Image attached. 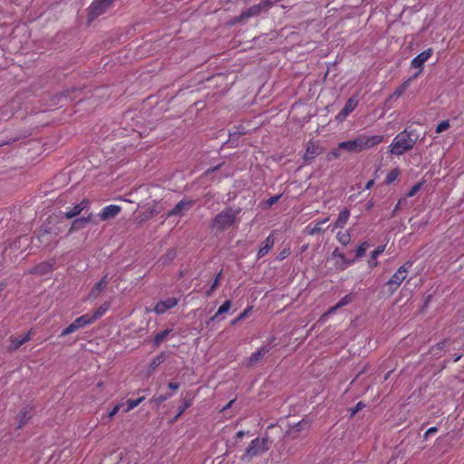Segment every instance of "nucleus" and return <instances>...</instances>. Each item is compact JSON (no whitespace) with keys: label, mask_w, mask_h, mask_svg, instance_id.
I'll use <instances>...</instances> for the list:
<instances>
[{"label":"nucleus","mask_w":464,"mask_h":464,"mask_svg":"<svg viewBox=\"0 0 464 464\" xmlns=\"http://www.w3.org/2000/svg\"><path fill=\"white\" fill-rule=\"evenodd\" d=\"M171 330H164L155 335L154 343L156 345H160L161 342L169 334Z\"/></svg>","instance_id":"72a5a7b5"},{"label":"nucleus","mask_w":464,"mask_h":464,"mask_svg":"<svg viewBox=\"0 0 464 464\" xmlns=\"http://www.w3.org/2000/svg\"><path fill=\"white\" fill-rule=\"evenodd\" d=\"M339 148L350 153L361 152L359 148L358 137L354 138L353 140L340 142Z\"/></svg>","instance_id":"dca6fc26"},{"label":"nucleus","mask_w":464,"mask_h":464,"mask_svg":"<svg viewBox=\"0 0 464 464\" xmlns=\"http://www.w3.org/2000/svg\"><path fill=\"white\" fill-rule=\"evenodd\" d=\"M30 339V334H25L20 337H14V336H12L10 338V342H11V344H10V347L9 349L12 350V351H15L17 350L20 346H22L25 342L29 341Z\"/></svg>","instance_id":"5701e85b"},{"label":"nucleus","mask_w":464,"mask_h":464,"mask_svg":"<svg viewBox=\"0 0 464 464\" xmlns=\"http://www.w3.org/2000/svg\"><path fill=\"white\" fill-rule=\"evenodd\" d=\"M367 248H368V243L367 242L362 243L356 249V256L362 257L365 254Z\"/></svg>","instance_id":"4c0bfd02"},{"label":"nucleus","mask_w":464,"mask_h":464,"mask_svg":"<svg viewBox=\"0 0 464 464\" xmlns=\"http://www.w3.org/2000/svg\"><path fill=\"white\" fill-rule=\"evenodd\" d=\"M113 0H95L90 6V16L92 18L103 14Z\"/></svg>","instance_id":"0eeeda50"},{"label":"nucleus","mask_w":464,"mask_h":464,"mask_svg":"<svg viewBox=\"0 0 464 464\" xmlns=\"http://www.w3.org/2000/svg\"><path fill=\"white\" fill-rule=\"evenodd\" d=\"M269 352V347L262 346L256 352L253 353L251 356H249L246 360V365L248 367H252L256 364L267 353Z\"/></svg>","instance_id":"f8f14e48"},{"label":"nucleus","mask_w":464,"mask_h":464,"mask_svg":"<svg viewBox=\"0 0 464 464\" xmlns=\"http://www.w3.org/2000/svg\"><path fill=\"white\" fill-rule=\"evenodd\" d=\"M231 308V301H226L218 310V312L210 318V321H214L216 319H218V317L224 314V313H227L229 311V309Z\"/></svg>","instance_id":"c85d7f7f"},{"label":"nucleus","mask_w":464,"mask_h":464,"mask_svg":"<svg viewBox=\"0 0 464 464\" xmlns=\"http://www.w3.org/2000/svg\"><path fill=\"white\" fill-rule=\"evenodd\" d=\"M322 151H323V150L320 146H318L313 142H309L306 147V150L304 155V159L306 161H310V160H314L316 156L320 155L322 153Z\"/></svg>","instance_id":"f3484780"},{"label":"nucleus","mask_w":464,"mask_h":464,"mask_svg":"<svg viewBox=\"0 0 464 464\" xmlns=\"http://www.w3.org/2000/svg\"><path fill=\"white\" fill-rule=\"evenodd\" d=\"M92 323H93V318H91V314H83L76 318L69 326L63 329L61 334V336L71 334Z\"/></svg>","instance_id":"39448f33"},{"label":"nucleus","mask_w":464,"mask_h":464,"mask_svg":"<svg viewBox=\"0 0 464 464\" xmlns=\"http://www.w3.org/2000/svg\"><path fill=\"white\" fill-rule=\"evenodd\" d=\"M261 9L262 7L260 5H253L243 11L242 14L237 17V21H245L251 17L256 16L260 14Z\"/></svg>","instance_id":"a211bd4d"},{"label":"nucleus","mask_w":464,"mask_h":464,"mask_svg":"<svg viewBox=\"0 0 464 464\" xmlns=\"http://www.w3.org/2000/svg\"><path fill=\"white\" fill-rule=\"evenodd\" d=\"M89 206L88 200H82L79 204L75 205L72 209L65 213V217L67 218H72L78 215H80L85 208Z\"/></svg>","instance_id":"6ab92c4d"},{"label":"nucleus","mask_w":464,"mask_h":464,"mask_svg":"<svg viewBox=\"0 0 464 464\" xmlns=\"http://www.w3.org/2000/svg\"><path fill=\"white\" fill-rule=\"evenodd\" d=\"M144 401V397H140L136 400H128L127 401V408L125 410V412H129L135 407H137L140 403H141Z\"/></svg>","instance_id":"473e14b6"},{"label":"nucleus","mask_w":464,"mask_h":464,"mask_svg":"<svg viewBox=\"0 0 464 464\" xmlns=\"http://www.w3.org/2000/svg\"><path fill=\"white\" fill-rule=\"evenodd\" d=\"M432 53V49L430 48L421 52L419 55L412 59L411 65L413 68L420 69V72L415 75V77H417L421 72L423 63L430 58Z\"/></svg>","instance_id":"9d476101"},{"label":"nucleus","mask_w":464,"mask_h":464,"mask_svg":"<svg viewBox=\"0 0 464 464\" xmlns=\"http://www.w3.org/2000/svg\"><path fill=\"white\" fill-rule=\"evenodd\" d=\"M245 435V431L243 430H239L237 433V439H241L243 438V436Z\"/></svg>","instance_id":"5fc2aeb1"},{"label":"nucleus","mask_w":464,"mask_h":464,"mask_svg":"<svg viewBox=\"0 0 464 464\" xmlns=\"http://www.w3.org/2000/svg\"><path fill=\"white\" fill-rule=\"evenodd\" d=\"M309 422L306 421V420H301L297 425H296V429L298 430H304V429H308L309 428Z\"/></svg>","instance_id":"37998d69"},{"label":"nucleus","mask_w":464,"mask_h":464,"mask_svg":"<svg viewBox=\"0 0 464 464\" xmlns=\"http://www.w3.org/2000/svg\"><path fill=\"white\" fill-rule=\"evenodd\" d=\"M110 308V303H104L102 304L93 314L91 315V318H93V322L99 317L102 316Z\"/></svg>","instance_id":"c756f323"},{"label":"nucleus","mask_w":464,"mask_h":464,"mask_svg":"<svg viewBox=\"0 0 464 464\" xmlns=\"http://www.w3.org/2000/svg\"><path fill=\"white\" fill-rule=\"evenodd\" d=\"M401 174V170L398 168L392 169L386 176L385 181L387 184H391L395 181Z\"/></svg>","instance_id":"7c9ffc66"},{"label":"nucleus","mask_w":464,"mask_h":464,"mask_svg":"<svg viewBox=\"0 0 464 464\" xmlns=\"http://www.w3.org/2000/svg\"><path fill=\"white\" fill-rule=\"evenodd\" d=\"M450 128V122L449 121H440L437 127H436V132L441 133L445 130H447Z\"/></svg>","instance_id":"f704fd0d"},{"label":"nucleus","mask_w":464,"mask_h":464,"mask_svg":"<svg viewBox=\"0 0 464 464\" xmlns=\"http://www.w3.org/2000/svg\"><path fill=\"white\" fill-rule=\"evenodd\" d=\"M289 255V250L288 249H285L283 250L279 256H278V259L282 260L284 258H285L287 256Z\"/></svg>","instance_id":"09e8293b"},{"label":"nucleus","mask_w":464,"mask_h":464,"mask_svg":"<svg viewBox=\"0 0 464 464\" xmlns=\"http://www.w3.org/2000/svg\"><path fill=\"white\" fill-rule=\"evenodd\" d=\"M385 246H380L376 249H374L371 254V259L369 260V266L371 267H375L378 266L377 257L384 252Z\"/></svg>","instance_id":"a878e982"},{"label":"nucleus","mask_w":464,"mask_h":464,"mask_svg":"<svg viewBox=\"0 0 464 464\" xmlns=\"http://www.w3.org/2000/svg\"><path fill=\"white\" fill-rule=\"evenodd\" d=\"M278 198H279L278 196L270 198L267 201L268 206H272L273 204H275L278 200Z\"/></svg>","instance_id":"3c124183"},{"label":"nucleus","mask_w":464,"mask_h":464,"mask_svg":"<svg viewBox=\"0 0 464 464\" xmlns=\"http://www.w3.org/2000/svg\"><path fill=\"white\" fill-rule=\"evenodd\" d=\"M329 227L332 228V231H334V229H336L337 227H342L341 226H335V222L329 225Z\"/></svg>","instance_id":"6e6d98bb"},{"label":"nucleus","mask_w":464,"mask_h":464,"mask_svg":"<svg viewBox=\"0 0 464 464\" xmlns=\"http://www.w3.org/2000/svg\"><path fill=\"white\" fill-rule=\"evenodd\" d=\"M460 356H455L454 362H458L459 360Z\"/></svg>","instance_id":"bf43d9fd"},{"label":"nucleus","mask_w":464,"mask_h":464,"mask_svg":"<svg viewBox=\"0 0 464 464\" xmlns=\"http://www.w3.org/2000/svg\"><path fill=\"white\" fill-rule=\"evenodd\" d=\"M179 387V384L177 383V382H170L169 384V388L171 389V390H174V391L178 390Z\"/></svg>","instance_id":"603ef678"},{"label":"nucleus","mask_w":464,"mask_h":464,"mask_svg":"<svg viewBox=\"0 0 464 464\" xmlns=\"http://www.w3.org/2000/svg\"><path fill=\"white\" fill-rule=\"evenodd\" d=\"M353 298V297L351 294L343 296L334 306L331 307L326 313L323 314L322 319H324L327 315L334 314L337 309L351 303Z\"/></svg>","instance_id":"aec40b11"},{"label":"nucleus","mask_w":464,"mask_h":464,"mask_svg":"<svg viewBox=\"0 0 464 464\" xmlns=\"http://www.w3.org/2000/svg\"><path fill=\"white\" fill-rule=\"evenodd\" d=\"M233 401H229V402H228V403H227V405H226L222 410H223V411L227 410V409L231 406V404L233 403Z\"/></svg>","instance_id":"4d7b16f0"},{"label":"nucleus","mask_w":464,"mask_h":464,"mask_svg":"<svg viewBox=\"0 0 464 464\" xmlns=\"http://www.w3.org/2000/svg\"><path fill=\"white\" fill-rule=\"evenodd\" d=\"M121 407V403H119L117 404L109 413H108V418L109 419H112L116 414L117 412L120 411Z\"/></svg>","instance_id":"79ce46f5"},{"label":"nucleus","mask_w":464,"mask_h":464,"mask_svg":"<svg viewBox=\"0 0 464 464\" xmlns=\"http://www.w3.org/2000/svg\"><path fill=\"white\" fill-rule=\"evenodd\" d=\"M373 184H374V180H373V179L369 180V181L366 183V185H365V188H366V189H370V188L373 186Z\"/></svg>","instance_id":"864d4df0"},{"label":"nucleus","mask_w":464,"mask_h":464,"mask_svg":"<svg viewBox=\"0 0 464 464\" xmlns=\"http://www.w3.org/2000/svg\"><path fill=\"white\" fill-rule=\"evenodd\" d=\"M269 446L270 441L268 438H256L250 442L245 453L242 455L241 459L243 461H250L253 458L268 450Z\"/></svg>","instance_id":"f257e3e1"},{"label":"nucleus","mask_w":464,"mask_h":464,"mask_svg":"<svg viewBox=\"0 0 464 464\" xmlns=\"http://www.w3.org/2000/svg\"><path fill=\"white\" fill-rule=\"evenodd\" d=\"M52 270H53V264L46 262V263H42V264L36 266L34 269V272L44 275V274L49 273Z\"/></svg>","instance_id":"bb28decb"},{"label":"nucleus","mask_w":464,"mask_h":464,"mask_svg":"<svg viewBox=\"0 0 464 464\" xmlns=\"http://www.w3.org/2000/svg\"><path fill=\"white\" fill-rule=\"evenodd\" d=\"M108 285V278L107 275L104 276L98 283L94 285V286L91 289L88 298L89 299H95L97 298L100 294L104 290V288Z\"/></svg>","instance_id":"4468645a"},{"label":"nucleus","mask_w":464,"mask_h":464,"mask_svg":"<svg viewBox=\"0 0 464 464\" xmlns=\"http://www.w3.org/2000/svg\"><path fill=\"white\" fill-rule=\"evenodd\" d=\"M342 150H343V149H340L339 145H338L336 149L331 150L328 153V155H327L328 160H333V159L339 158L341 156V154H342Z\"/></svg>","instance_id":"c9c22d12"},{"label":"nucleus","mask_w":464,"mask_h":464,"mask_svg":"<svg viewBox=\"0 0 464 464\" xmlns=\"http://www.w3.org/2000/svg\"><path fill=\"white\" fill-rule=\"evenodd\" d=\"M410 85V80L406 81L405 82H403L402 85H401L394 92H393V95L394 96H401L404 92L405 90L408 88V86Z\"/></svg>","instance_id":"58836bf2"},{"label":"nucleus","mask_w":464,"mask_h":464,"mask_svg":"<svg viewBox=\"0 0 464 464\" xmlns=\"http://www.w3.org/2000/svg\"><path fill=\"white\" fill-rule=\"evenodd\" d=\"M92 214L89 213L87 217H82L80 218H76L70 228V231H75L79 230L80 228L83 227L87 223H89L92 220Z\"/></svg>","instance_id":"b1692460"},{"label":"nucleus","mask_w":464,"mask_h":464,"mask_svg":"<svg viewBox=\"0 0 464 464\" xmlns=\"http://www.w3.org/2000/svg\"><path fill=\"white\" fill-rule=\"evenodd\" d=\"M274 246V239L272 236H268L263 242L262 246L258 250L257 257L261 258L265 256Z\"/></svg>","instance_id":"393cba45"},{"label":"nucleus","mask_w":464,"mask_h":464,"mask_svg":"<svg viewBox=\"0 0 464 464\" xmlns=\"http://www.w3.org/2000/svg\"><path fill=\"white\" fill-rule=\"evenodd\" d=\"M247 313H248V310H245L237 318H236L233 322H232V324H237L238 321L242 320L243 318H245L246 315H247Z\"/></svg>","instance_id":"de8ad7c7"},{"label":"nucleus","mask_w":464,"mask_h":464,"mask_svg":"<svg viewBox=\"0 0 464 464\" xmlns=\"http://www.w3.org/2000/svg\"><path fill=\"white\" fill-rule=\"evenodd\" d=\"M411 266V263H406L401 266L391 277L387 285L392 293L395 292L401 283L406 279L409 268Z\"/></svg>","instance_id":"20e7f679"},{"label":"nucleus","mask_w":464,"mask_h":464,"mask_svg":"<svg viewBox=\"0 0 464 464\" xmlns=\"http://www.w3.org/2000/svg\"><path fill=\"white\" fill-rule=\"evenodd\" d=\"M192 205H193V201L192 200L182 199L174 207L173 209H171L169 212L168 215L169 217L170 216H175V215L181 216L183 214V211H186V210L189 209Z\"/></svg>","instance_id":"2eb2a0df"},{"label":"nucleus","mask_w":464,"mask_h":464,"mask_svg":"<svg viewBox=\"0 0 464 464\" xmlns=\"http://www.w3.org/2000/svg\"><path fill=\"white\" fill-rule=\"evenodd\" d=\"M170 397V394H168V395H160V396H156L152 399L153 401H155L157 404H160L162 403L163 401H165L166 400H168L169 398Z\"/></svg>","instance_id":"a19ab883"},{"label":"nucleus","mask_w":464,"mask_h":464,"mask_svg":"<svg viewBox=\"0 0 464 464\" xmlns=\"http://www.w3.org/2000/svg\"><path fill=\"white\" fill-rule=\"evenodd\" d=\"M357 100L355 98H350L342 111L337 114L336 120L343 121L357 106Z\"/></svg>","instance_id":"ddd939ff"},{"label":"nucleus","mask_w":464,"mask_h":464,"mask_svg":"<svg viewBox=\"0 0 464 464\" xmlns=\"http://www.w3.org/2000/svg\"><path fill=\"white\" fill-rule=\"evenodd\" d=\"M239 210L227 208L218 213L213 220V227L218 229H224L232 226L238 215Z\"/></svg>","instance_id":"7ed1b4c3"},{"label":"nucleus","mask_w":464,"mask_h":464,"mask_svg":"<svg viewBox=\"0 0 464 464\" xmlns=\"http://www.w3.org/2000/svg\"><path fill=\"white\" fill-rule=\"evenodd\" d=\"M328 219L329 218H326L321 221H318L317 223H315L314 225L310 224V225L306 226L304 228V232L310 236H314L315 234L321 233L324 230L322 226L324 224H325L328 221Z\"/></svg>","instance_id":"4be33fe9"},{"label":"nucleus","mask_w":464,"mask_h":464,"mask_svg":"<svg viewBox=\"0 0 464 464\" xmlns=\"http://www.w3.org/2000/svg\"><path fill=\"white\" fill-rule=\"evenodd\" d=\"M332 259H336L335 267L338 270H344L349 266L354 263L353 259H347L343 253H342L338 248H335L332 253Z\"/></svg>","instance_id":"6e6552de"},{"label":"nucleus","mask_w":464,"mask_h":464,"mask_svg":"<svg viewBox=\"0 0 464 464\" xmlns=\"http://www.w3.org/2000/svg\"><path fill=\"white\" fill-rule=\"evenodd\" d=\"M220 276H221V274H220V273L217 276V277H216V279H215V281H214V283H213V285H212V286H211V288H210L209 292L208 293V295H210V294H211V292H212V291H214V290L216 289V287H217V286H218V285Z\"/></svg>","instance_id":"49530a36"},{"label":"nucleus","mask_w":464,"mask_h":464,"mask_svg":"<svg viewBox=\"0 0 464 464\" xmlns=\"http://www.w3.org/2000/svg\"><path fill=\"white\" fill-rule=\"evenodd\" d=\"M422 185H423V182H419V183L415 184L411 188V190L407 193V196L410 198L415 196L420 190Z\"/></svg>","instance_id":"e433bc0d"},{"label":"nucleus","mask_w":464,"mask_h":464,"mask_svg":"<svg viewBox=\"0 0 464 464\" xmlns=\"http://www.w3.org/2000/svg\"><path fill=\"white\" fill-rule=\"evenodd\" d=\"M188 407V405H185L184 407L180 408L179 411V414L178 416H179L180 414H182V412L186 410V408Z\"/></svg>","instance_id":"13d9d810"},{"label":"nucleus","mask_w":464,"mask_h":464,"mask_svg":"<svg viewBox=\"0 0 464 464\" xmlns=\"http://www.w3.org/2000/svg\"><path fill=\"white\" fill-rule=\"evenodd\" d=\"M414 143L411 136L406 131H403L395 136L390 145V151L392 154L401 155L405 151L412 149Z\"/></svg>","instance_id":"f03ea898"},{"label":"nucleus","mask_w":464,"mask_h":464,"mask_svg":"<svg viewBox=\"0 0 464 464\" xmlns=\"http://www.w3.org/2000/svg\"><path fill=\"white\" fill-rule=\"evenodd\" d=\"M360 151L372 149L384 140L383 135L368 136L365 134L358 135Z\"/></svg>","instance_id":"423d86ee"},{"label":"nucleus","mask_w":464,"mask_h":464,"mask_svg":"<svg viewBox=\"0 0 464 464\" xmlns=\"http://www.w3.org/2000/svg\"><path fill=\"white\" fill-rule=\"evenodd\" d=\"M121 210V208L118 205H109L102 209L99 217L103 221L110 220L117 217Z\"/></svg>","instance_id":"9b49d317"},{"label":"nucleus","mask_w":464,"mask_h":464,"mask_svg":"<svg viewBox=\"0 0 464 464\" xmlns=\"http://www.w3.org/2000/svg\"><path fill=\"white\" fill-rule=\"evenodd\" d=\"M364 405L362 404V402H358L354 408L351 409V415L353 416L354 414H356L360 410L362 409Z\"/></svg>","instance_id":"a18cd8bd"},{"label":"nucleus","mask_w":464,"mask_h":464,"mask_svg":"<svg viewBox=\"0 0 464 464\" xmlns=\"http://www.w3.org/2000/svg\"><path fill=\"white\" fill-rule=\"evenodd\" d=\"M163 360H164V355H163V354H161V355H160V356L156 357V358L152 361L151 365H152L153 367H157V366H159V365L162 362V361H163Z\"/></svg>","instance_id":"c03bdc74"},{"label":"nucleus","mask_w":464,"mask_h":464,"mask_svg":"<svg viewBox=\"0 0 464 464\" xmlns=\"http://www.w3.org/2000/svg\"><path fill=\"white\" fill-rule=\"evenodd\" d=\"M175 256H176V252L173 249L169 250L166 254L165 257L163 258V261H162L163 264H168V263L171 262L175 258Z\"/></svg>","instance_id":"ea45409f"},{"label":"nucleus","mask_w":464,"mask_h":464,"mask_svg":"<svg viewBox=\"0 0 464 464\" xmlns=\"http://www.w3.org/2000/svg\"><path fill=\"white\" fill-rule=\"evenodd\" d=\"M32 417V407L23 408L17 415L18 428H22Z\"/></svg>","instance_id":"412c9836"},{"label":"nucleus","mask_w":464,"mask_h":464,"mask_svg":"<svg viewBox=\"0 0 464 464\" xmlns=\"http://www.w3.org/2000/svg\"><path fill=\"white\" fill-rule=\"evenodd\" d=\"M179 303V299L177 297H169L165 300L159 301L155 307L154 312L159 314H162L168 310L175 307Z\"/></svg>","instance_id":"1a4fd4ad"},{"label":"nucleus","mask_w":464,"mask_h":464,"mask_svg":"<svg viewBox=\"0 0 464 464\" xmlns=\"http://www.w3.org/2000/svg\"><path fill=\"white\" fill-rule=\"evenodd\" d=\"M437 430H437V428H435V427H431V428H430V429L426 431V433H425V438H427L428 436H430V435H431V434H434L435 432H437Z\"/></svg>","instance_id":"8fccbe9b"},{"label":"nucleus","mask_w":464,"mask_h":464,"mask_svg":"<svg viewBox=\"0 0 464 464\" xmlns=\"http://www.w3.org/2000/svg\"><path fill=\"white\" fill-rule=\"evenodd\" d=\"M337 240L343 246H346L350 243L351 237L348 231L339 232L337 234Z\"/></svg>","instance_id":"2f4dec72"},{"label":"nucleus","mask_w":464,"mask_h":464,"mask_svg":"<svg viewBox=\"0 0 464 464\" xmlns=\"http://www.w3.org/2000/svg\"><path fill=\"white\" fill-rule=\"evenodd\" d=\"M350 218V211L348 209H344L340 212L337 220L335 221V226H341L342 227L347 223Z\"/></svg>","instance_id":"cd10ccee"}]
</instances>
